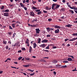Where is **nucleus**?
Segmentation results:
<instances>
[{"instance_id":"nucleus-6","label":"nucleus","mask_w":77,"mask_h":77,"mask_svg":"<svg viewBox=\"0 0 77 77\" xmlns=\"http://www.w3.org/2000/svg\"><path fill=\"white\" fill-rule=\"evenodd\" d=\"M77 39V37L76 38H73L72 39H70L69 40V41H75V40H76Z\"/></svg>"},{"instance_id":"nucleus-13","label":"nucleus","mask_w":77,"mask_h":77,"mask_svg":"<svg viewBox=\"0 0 77 77\" xmlns=\"http://www.w3.org/2000/svg\"><path fill=\"white\" fill-rule=\"evenodd\" d=\"M34 48H35L36 47V44L35 43H34L33 44Z\"/></svg>"},{"instance_id":"nucleus-15","label":"nucleus","mask_w":77,"mask_h":77,"mask_svg":"<svg viewBox=\"0 0 77 77\" xmlns=\"http://www.w3.org/2000/svg\"><path fill=\"white\" fill-rule=\"evenodd\" d=\"M59 7H60V5H57L56 7L55 8V9H54V10H56V9H57V8H59Z\"/></svg>"},{"instance_id":"nucleus-30","label":"nucleus","mask_w":77,"mask_h":77,"mask_svg":"<svg viewBox=\"0 0 77 77\" xmlns=\"http://www.w3.org/2000/svg\"><path fill=\"white\" fill-rule=\"evenodd\" d=\"M72 35H73V36H77V33H73L72 34Z\"/></svg>"},{"instance_id":"nucleus-41","label":"nucleus","mask_w":77,"mask_h":77,"mask_svg":"<svg viewBox=\"0 0 77 77\" xmlns=\"http://www.w3.org/2000/svg\"><path fill=\"white\" fill-rule=\"evenodd\" d=\"M33 22H34V21H37V19L36 18L34 19L33 21Z\"/></svg>"},{"instance_id":"nucleus-31","label":"nucleus","mask_w":77,"mask_h":77,"mask_svg":"<svg viewBox=\"0 0 77 77\" xmlns=\"http://www.w3.org/2000/svg\"><path fill=\"white\" fill-rule=\"evenodd\" d=\"M5 12H9V10L8 9H7L5 11Z\"/></svg>"},{"instance_id":"nucleus-55","label":"nucleus","mask_w":77,"mask_h":77,"mask_svg":"<svg viewBox=\"0 0 77 77\" xmlns=\"http://www.w3.org/2000/svg\"><path fill=\"white\" fill-rule=\"evenodd\" d=\"M54 30V29L50 28V31H51V30Z\"/></svg>"},{"instance_id":"nucleus-2","label":"nucleus","mask_w":77,"mask_h":77,"mask_svg":"<svg viewBox=\"0 0 77 77\" xmlns=\"http://www.w3.org/2000/svg\"><path fill=\"white\" fill-rule=\"evenodd\" d=\"M35 30L36 33L39 34L40 33L39 32H41V30H39V28L36 29Z\"/></svg>"},{"instance_id":"nucleus-44","label":"nucleus","mask_w":77,"mask_h":77,"mask_svg":"<svg viewBox=\"0 0 77 77\" xmlns=\"http://www.w3.org/2000/svg\"><path fill=\"white\" fill-rule=\"evenodd\" d=\"M8 33L9 35H11L12 34V33L11 32H9Z\"/></svg>"},{"instance_id":"nucleus-63","label":"nucleus","mask_w":77,"mask_h":77,"mask_svg":"<svg viewBox=\"0 0 77 77\" xmlns=\"http://www.w3.org/2000/svg\"><path fill=\"white\" fill-rule=\"evenodd\" d=\"M18 11H19V12H20L21 11V9L19 8L18 10Z\"/></svg>"},{"instance_id":"nucleus-48","label":"nucleus","mask_w":77,"mask_h":77,"mask_svg":"<svg viewBox=\"0 0 77 77\" xmlns=\"http://www.w3.org/2000/svg\"><path fill=\"white\" fill-rule=\"evenodd\" d=\"M6 48L7 50H8V48H8V46L7 45L6 47Z\"/></svg>"},{"instance_id":"nucleus-34","label":"nucleus","mask_w":77,"mask_h":77,"mask_svg":"<svg viewBox=\"0 0 77 77\" xmlns=\"http://www.w3.org/2000/svg\"><path fill=\"white\" fill-rule=\"evenodd\" d=\"M9 29L10 30H12L13 28H12V27L11 26H9Z\"/></svg>"},{"instance_id":"nucleus-47","label":"nucleus","mask_w":77,"mask_h":77,"mask_svg":"<svg viewBox=\"0 0 77 77\" xmlns=\"http://www.w3.org/2000/svg\"><path fill=\"white\" fill-rule=\"evenodd\" d=\"M46 49H49V45H48V46L46 48Z\"/></svg>"},{"instance_id":"nucleus-8","label":"nucleus","mask_w":77,"mask_h":77,"mask_svg":"<svg viewBox=\"0 0 77 77\" xmlns=\"http://www.w3.org/2000/svg\"><path fill=\"white\" fill-rule=\"evenodd\" d=\"M48 42V40L46 39H44L42 41V43H47Z\"/></svg>"},{"instance_id":"nucleus-39","label":"nucleus","mask_w":77,"mask_h":77,"mask_svg":"<svg viewBox=\"0 0 77 77\" xmlns=\"http://www.w3.org/2000/svg\"><path fill=\"white\" fill-rule=\"evenodd\" d=\"M69 2L67 3V5L69 6V7H70V6L69 5Z\"/></svg>"},{"instance_id":"nucleus-60","label":"nucleus","mask_w":77,"mask_h":77,"mask_svg":"<svg viewBox=\"0 0 77 77\" xmlns=\"http://www.w3.org/2000/svg\"><path fill=\"white\" fill-rule=\"evenodd\" d=\"M2 28L3 29H5V28H6V26H2Z\"/></svg>"},{"instance_id":"nucleus-52","label":"nucleus","mask_w":77,"mask_h":77,"mask_svg":"<svg viewBox=\"0 0 77 77\" xmlns=\"http://www.w3.org/2000/svg\"><path fill=\"white\" fill-rule=\"evenodd\" d=\"M11 68H15V69H17V68L15 67H13L12 66H11Z\"/></svg>"},{"instance_id":"nucleus-23","label":"nucleus","mask_w":77,"mask_h":77,"mask_svg":"<svg viewBox=\"0 0 77 77\" xmlns=\"http://www.w3.org/2000/svg\"><path fill=\"white\" fill-rule=\"evenodd\" d=\"M30 26H31V27H36V25H31Z\"/></svg>"},{"instance_id":"nucleus-58","label":"nucleus","mask_w":77,"mask_h":77,"mask_svg":"<svg viewBox=\"0 0 77 77\" xmlns=\"http://www.w3.org/2000/svg\"><path fill=\"white\" fill-rule=\"evenodd\" d=\"M48 57H43V59H48Z\"/></svg>"},{"instance_id":"nucleus-5","label":"nucleus","mask_w":77,"mask_h":77,"mask_svg":"<svg viewBox=\"0 0 77 77\" xmlns=\"http://www.w3.org/2000/svg\"><path fill=\"white\" fill-rule=\"evenodd\" d=\"M46 46V45L44 44L40 45V47H42V48H44V47H45Z\"/></svg>"},{"instance_id":"nucleus-38","label":"nucleus","mask_w":77,"mask_h":77,"mask_svg":"<svg viewBox=\"0 0 77 77\" xmlns=\"http://www.w3.org/2000/svg\"><path fill=\"white\" fill-rule=\"evenodd\" d=\"M73 9H74V10H77V8L74 6V7H73Z\"/></svg>"},{"instance_id":"nucleus-51","label":"nucleus","mask_w":77,"mask_h":77,"mask_svg":"<svg viewBox=\"0 0 77 77\" xmlns=\"http://www.w3.org/2000/svg\"><path fill=\"white\" fill-rule=\"evenodd\" d=\"M29 0H26V2L28 3H29Z\"/></svg>"},{"instance_id":"nucleus-29","label":"nucleus","mask_w":77,"mask_h":77,"mask_svg":"<svg viewBox=\"0 0 77 77\" xmlns=\"http://www.w3.org/2000/svg\"><path fill=\"white\" fill-rule=\"evenodd\" d=\"M15 23H14L12 24V26L13 28H15Z\"/></svg>"},{"instance_id":"nucleus-42","label":"nucleus","mask_w":77,"mask_h":77,"mask_svg":"<svg viewBox=\"0 0 77 77\" xmlns=\"http://www.w3.org/2000/svg\"><path fill=\"white\" fill-rule=\"evenodd\" d=\"M15 35H16V33H14L13 35V38L15 37Z\"/></svg>"},{"instance_id":"nucleus-50","label":"nucleus","mask_w":77,"mask_h":77,"mask_svg":"<svg viewBox=\"0 0 77 77\" xmlns=\"http://www.w3.org/2000/svg\"><path fill=\"white\" fill-rule=\"evenodd\" d=\"M77 70L76 69H74L72 70V71H77Z\"/></svg>"},{"instance_id":"nucleus-54","label":"nucleus","mask_w":77,"mask_h":77,"mask_svg":"<svg viewBox=\"0 0 77 77\" xmlns=\"http://www.w3.org/2000/svg\"><path fill=\"white\" fill-rule=\"evenodd\" d=\"M43 12H44V13H47V11H46L44 10L43 11Z\"/></svg>"},{"instance_id":"nucleus-19","label":"nucleus","mask_w":77,"mask_h":77,"mask_svg":"<svg viewBox=\"0 0 77 77\" xmlns=\"http://www.w3.org/2000/svg\"><path fill=\"white\" fill-rule=\"evenodd\" d=\"M58 62V61L56 60H54L52 61V62L54 63H57V62Z\"/></svg>"},{"instance_id":"nucleus-43","label":"nucleus","mask_w":77,"mask_h":77,"mask_svg":"<svg viewBox=\"0 0 77 77\" xmlns=\"http://www.w3.org/2000/svg\"><path fill=\"white\" fill-rule=\"evenodd\" d=\"M4 6H3L1 8V9L3 10L4 9Z\"/></svg>"},{"instance_id":"nucleus-17","label":"nucleus","mask_w":77,"mask_h":77,"mask_svg":"<svg viewBox=\"0 0 77 77\" xmlns=\"http://www.w3.org/2000/svg\"><path fill=\"white\" fill-rule=\"evenodd\" d=\"M20 5L21 7H22V8H24V5L23 4V3H20Z\"/></svg>"},{"instance_id":"nucleus-46","label":"nucleus","mask_w":77,"mask_h":77,"mask_svg":"<svg viewBox=\"0 0 77 77\" xmlns=\"http://www.w3.org/2000/svg\"><path fill=\"white\" fill-rule=\"evenodd\" d=\"M35 12H39L40 11V10L39 9V10H35Z\"/></svg>"},{"instance_id":"nucleus-33","label":"nucleus","mask_w":77,"mask_h":77,"mask_svg":"<svg viewBox=\"0 0 77 77\" xmlns=\"http://www.w3.org/2000/svg\"><path fill=\"white\" fill-rule=\"evenodd\" d=\"M29 74L30 75H31V76H32V75H35V73H32L30 74V73H29Z\"/></svg>"},{"instance_id":"nucleus-10","label":"nucleus","mask_w":77,"mask_h":77,"mask_svg":"<svg viewBox=\"0 0 77 77\" xmlns=\"http://www.w3.org/2000/svg\"><path fill=\"white\" fill-rule=\"evenodd\" d=\"M55 33H59V29H57L55 31Z\"/></svg>"},{"instance_id":"nucleus-49","label":"nucleus","mask_w":77,"mask_h":77,"mask_svg":"<svg viewBox=\"0 0 77 77\" xmlns=\"http://www.w3.org/2000/svg\"><path fill=\"white\" fill-rule=\"evenodd\" d=\"M51 36V35H47V37H50Z\"/></svg>"},{"instance_id":"nucleus-28","label":"nucleus","mask_w":77,"mask_h":77,"mask_svg":"<svg viewBox=\"0 0 77 77\" xmlns=\"http://www.w3.org/2000/svg\"><path fill=\"white\" fill-rule=\"evenodd\" d=\"M25 60H30V58L28 57L25 58Z\"/></svg>"},{"instance_id":"nucleus-11","label":"nucleus","mask_w":77,"mask_h":77,"mask_svg":"<svg viewBox=\"0 0 77 77\" xmlns=\"http://www.w3.org/2000/svg\"><path fill=\"white\" fill-rule=\"evenodd\" d=\"M62 65H60V64H57L56 65V66L57 68H61V66Z\"/></svg>"},{"instance_id":"nucleus-24","label":"nucleus","mask_w":77,"mask_h":77,"mask_svg":"<svg viewBox=\"0 0 77 77\" xmlns=\"http://www.w3.org/2000/svg\"><path fill=\"white\" fill-rule=\"evenodd\" d=\"M47 30H48V32H50V28H47Z\"/></svg>"},{"instance_id":"nucleus-61","label":"nucleus","mask_w":77,"mask_h":77,"mask_svg":"<svg viewBox=\"0 0 77 77\" xmlns=\"http://www.w3.org/2000/svg\"><path fill=\"white\" fill-rule=\"evenodd\" d=\"M21 50H19L18 51V53H21Z\"/></svg>"},{"instance_id":"nucleus-53","label":"nucleus","mask_w":77,"mask_h":77,"mask_svg":"<svg viewBox=\"0 0 77 77\" xmlns=\"http://www.w3.org/2000/svg\"><path fill=\"white\" fill-rule=\"evenodd\" d=\"M45 52H49V51L48 50H45Z\"/></svg>"},{"instance_id":"nucleus-35","label":"nucleus","mask_w":77,"mask_h":77,"mask_svg":"<svg viewBox=\"0 0 77 77\" xmlns=\"http://www.w3.org/2000/svg\"><path fill=\"white\" fill-rule=\"evenodd\" d=\"M28 71H31V72H33L34 71V70H31L30 69H28Z\"/></svg>"},{"instance_id":"nucleus-1","label":"nucleus","mask_w":77,"mask_h":77,"mask_svg":"<svg viewBox=\"0 0 77 77\" xmlns=\"http://www.w3.org/2000/svg\"><path fill=\"white\" fill-rule=\"evenodd\" d=\"M25 43L27 44V45L28 47H29V40L28 38H27L26 39Z\"/></svg>"},{"instance_id":"nucleus-25","label":"nucleus","mask_w":77,"mask_h":77,"mask_svg":"<svg viewBox=\"0 0 77 77\" xmlns=\"http://www.w3.org/2000/svg\"><path fill=\"white\" fill-rule=\"evenodd\" d=\"M3 44H6V43H7V42L5 41V40H4L3 41Z\"/></svg>"},{"instance_id":"nucleus-20","label":"nucleus","mask_w":77,"mask_h":77,"mask_svg":"<svg viewBox=\"0 0 77 77\" xmlns=\"http://www.w3.org/2000/svg\"><path fill=\"white\" fill-rule=\"evenodd\" d=\"M67 67V66H66V65H65L61 66V68H66Z\"/></svg>"},{"instance_id":"nucleus-14","label":"nucleus","mask_w":77,"mask_h":77,"mask_svg":"<svg viewBox=\"0 0 77 77\" xmlns=\"http://www.w3.org/2000/svg\"><path fill=\"white\" fill-rule=\"evenodd\" d=\"M45 9L47 10H50L51 9V7L48 8V7H45Z\"/></svg>"},{"instance_id":"nucleus-18","label":"nucleus","mask_w":77,"mask_h":77,"mask_svg":"<svg viewBox=\"0 0 77 77\" xmlns=\"http://www.w3.org/2000/svg\"><path fill=\"white\" fill-rule=\"evenodd\" d=\"M38 43L39 44L41 43V39L39 38H38Z\"/></svg>"},{"instance_id":"nucleus-4","label":"nucleus","mask_w":77,"mask_h":77,"mask_svg":"<svg viewBox=\"0 0 77 77\" xmlns=\"http://www.w3.org/2000/svg\"><path fill=\"white\" fill-rule=\"evenodd\" d=\"M4 16L5 17H9V13H4Z\"/></svg>"},{"instance_id":"nucleus-3","label":"nucleus","mask_w":77,"mask_h":77,"mask_svg":"<svg viewBox=\"0 0 77 77\" xmlns=\"http://www.w3.org/2000/svg\"><path fill=\"white\" fill-rule=\"evenodd\" d=\"M30 15L32 16V17H34L35 16V13L33 11H31L30 12Z\"/></svg>"},{"instance_id":"nucleus-32","label":"nucleus","mask_w":77,"mask_h":77,"mask_svg":"<svg viewBox=\"0 0 77 77\" xmlns=\"http://www.w3.org/2000/svg\"><path fill=\"white\" fill-rule=\"evenodd\" d=\"M42 13V12L41 11H38V12L37 13V14L38 15H40V14H41Z\"/></svg>"},{"instance_id":"nucleus-26","label":"nucleus","mask_w":77,"mask_h":77,"mask_svg":"<svg viewBox=\"0 0 77 77\" xmlns=\"http://www.w3.org/2000/svg\"><path fill=\"white\" fill-rule=\"evenodd\" d=\"M32 8L34 9V10H36L37 9V8H36V7H32Z\"/></svg>"},{"instance_id":"nucleus-45","label":"nucleus","mask_w":77,"mask_h":77,"mask_svg":"<svg viewBox=\"0 0 77 77\" xmlns=\"http://www.w3.org/2000/svg\"><path fill=\"white\" fill-rule=\"evenodd\" d=\"M22 50H23V51H24V50H26V49H25V48H22Z\"/></svg>"},{"instance_id":"nucleus-37","label":"nucleus","mask_w":77,"mask_h":77,"mask_svg":"<svg viewBox=\"0 0 77 77\" xmlns=\"http://www.w3.org/2000/svg\"><path fill=\"white\" fill-rule=\"evenodd\" d=\"M63 63H68V62L67 61H63Z\"/></svg>"},{"instance_id":"nucleus-40","label":"nucleus","mask_w":77,"mask_h":77,"mask_svg":"<svg viewBox=\"0 0 77 77\" xmlns=\"http://www.w3.org/2000/svg\"><path fill=\"white\" fill-rule=\"evenodd\" d=\"M73 7H74V6H72V7H71V6H70V7H70V9H74V8H73Z\"/></svg>"},{"instance_id":"nucleus-21","label":"nucleus","mask_w":77,"mask_h":77,"mask_svg":"<svg viewBox=\"0 0 77 77\" xmlns=\"http://www.w3.org/2000/svg\"><path fill=\"white\" fill-rule=\"evenodd\" d=\"M67 60L68 61H72V58H68Z\"/></svg>"},{"instance_id":"nucleus-12","label":"nucleus","mask_w":77,"mask_h":77,"mask_svg":"<svg viewBox=\"0 0 77 77\" xmlns=\"http://www.w3.org/2000/svg\"><path fill=\"white\" fill-rule=\"evenodd\" d=\"M55 5H56V4H53L52 5V9H53V10H54V9H55V8H54Z\"/></svg>"},{"instance_id":"nucleus-36","label":"nucleus","mask_w":77,"mask_h":77,"mask_svg":"<svg viewBox=\"0 0 77 77\" xmlns=\"http://www.w3.org/2000/svg\"><path fill=\"white\" fill-rule=\"evenodd\" d=\"M22 58H23L22 57H19V58H18L19 60H21V59H22Z\"/></svg>"},{"instance_id":"nucleus-62","label":"nucleus","mask_w":77,"mask_h":77,"mask_svg":"<svg viewBox=\"0 0 77 77\" xmlns=\"http://www.w3.org/2000/svg\"><path fill=\"white\" fill-rule=\"evenodd\" d=\"M54 74L55 75H56V72H54Z\"/></svg>"},{"instance_id":"nucleus-16","label":"nucleus","mask_w":77,"mask_h":77,"mask_svg":"<svg viewBox=\"0 0 77 77\" xmlns=\"http://www.w3.org/2000/svg\"><path fill=\"white\" fill-rule=\"evenodd\" d=\"M72 25H70L69 24L66 25V27H69L72 26Z\"/></svg>"},{"instance_id":"nucleus-7","label":"nucleus","mask_w":77,"mask_h":77,"mask_svg":"<svg viewBox=\"0 0 77 77\" xmlns=\"http://www.w3.org/2000/svg\"><path fill=\"white\" fill-rule=\"evenodd\" d=\"M54 27L55 29H60V26H58L57 25H56L55 26H54Z\"/></svg>"},{"instance_id":"nucleus-64","label":"nucleus","mask_w":77,"mask_h":77,"mask_svg":"<svg viewBox=\"0 0 77 77\" xmlns=\"http://www.w3.org/2000/svg\"><path fill=\"white\" fill-rule=\"evenodd\" d=\"M57 47L56 46H54L53 47V48H56Z\"/></svg>"},{"instance_id":"nucleus-57","label":"nucleus","mask_w":77,"mask_h":77,"mask_svg":"<svg viewBox=\"0 0 77 77\" xmlns=\"http://www.w3.org/2000/svg\"><path fill=\"white\" fill-rule=\"evenodd\" d=\"M24 9L25 10V11H27V8H26V7H24Z\"/></svg>"},{"instance_id":"nucleus-27","label":"nucleus","mask_w":77,"mask_h":77,"mask_svg":"<svg viewBox=\"0 0 77 77\" xmlns=\"http://www.w3.org/2000/svg\"><path fill=\"white\" fill-rule=\"evenodd\" d=\"M29 65H23V66H24V67H29Z\"/></svg>"},{"instance_id":"nucleus-56","label":"nucleus","mask_w":77,"mask_h":77,"mask_svg":"<svg viewBox=\"0 0 77 77\" xmlns=\"http://www.w3.org/2000/svg\"><path fill=\"white\" fill-rule=\"evenodd\" d=\"M32 3H33V4H35V3H36V1H33Z\"/></svg>"},{"instance_id":"nucleus-9","label":"nucleus","mask_w":77,"mask_h":77,"mask_svg":"<svg viewBox=\"0 0 77 77\" xmlns=\"http://www.w3.org/2000/svg\"><path fill=\"white\" fill-rule=\"evenodd\" d=\"M32 48L31 46H30L29 48V52L31 53V52H32Z\"/></svg>"},{"instance_id":"nucleus-22","label":"nucleus","mask_w":77,"mask_h":77,"mask_svg":"<svg viewBox=\"0 0 77 77\" xmlns=\"http://www.w3.org/2000/svg\"><path fill=\"white\" fill-rule=\"evenodd\" d=\"M69 12H70L71 13V14H74V11H73V10H69Z\"/></svg>"},{"instance_id":"nucleus-59","label":"nucleus","mask_w":77,"mask_h":77,"mask_svg":"<svg viewBox=\"0 0 77 77\" xmlns=\"http://www.w3.org/2000/svg\"><path fill=\"white\" fill-rule=\"evenodd\" d=\"M48 21H51V19H48Z\"/></svg>"}]
</instances>
